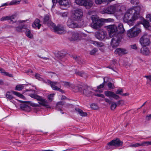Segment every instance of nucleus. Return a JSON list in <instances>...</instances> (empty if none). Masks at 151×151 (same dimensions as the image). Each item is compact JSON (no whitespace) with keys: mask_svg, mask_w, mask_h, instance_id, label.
Wrapping results in <instances>:
<instances>
[{"mask_svg":"<svg viewBox=\"0 0 151 151\" xmlns=\"http://www.w3.org/2000/svg\"><path fill=\"white\" fill-rule=\"evenodd\" d=\"M132 11L130 9L127 10L124 14L123 19L124 22L128 23L130 26L133 25L134 22L137 19V17L133 14Z\"/></svg>","mask_w":151,"mask_h":151,"instance_id":"obj_1","label":"nucleus"},{"mask_svg":"<svg viewBox=\"0 0 151 151\" xmlns=\"http://www.w3.org/2000/svg\"><path fill=\"white\" fill-rule=\"evenodd\" d=\"M44 22L45 23L50 24L52 26H53V29L54 32L57 33L61 34L65 32V31L64 29L63 26L60 25L58 26H55L54 24L51 23L49 17L48 15H46L44 18Z\"/></svg>","mask_w":151,"mask_h":151,"instance_id":"obj_2","label":"nucleus"},{"mask_svg":"<svg viewBox=\"0 0 151 151\" xmlns=\"http://www.w3.org/2000/svg\"><path fill=\"white\" fill-rule=\"evenodd\" d=\"M92 22L91 24V27L95 29L100 28L103 24V21L101 19H99L98 16L96 15H93L91 17Z\"/></svg>","mask_w":151,"mask_h":151,"instance_id":"obj_3","label":"nucleus"},{"mask_svg":"<svg viewBox=\"0 0 151 151\" xmlns=\"http://www.w3.org/2000/svg\"><path fill=\"white\" fill-rule=\"evenodd\" d=\"M83 16L82 11L81 9H77L72 11L71 18L74 20L76 21H79L80 23L82 24V21H83L82 18Z\"/></svg>","mask_w":151,"mask_h":151,"instance_id":"obj_4","label":"nucleus"},{"mask_svg":"<svg viewBox=\"0 0 151 151\" xmlns=\"http://www.w3.org/2000/svg\"><path fill=\"white\" fill-rule=\"evenodd\" d=\"M30 96L32 98H34L38 101L39 104L44 106L50 107L48 101L45 99L37 95L31 94H30Z\"/></svg>","mask_w":151,"mask_h":151,"instance_id":"obj_5","label":"nucleus"},{"mask_svg":"<svg viewBox=\"0 0 151 151\" xmlns=\"http://www.w3.org/2000/svg\"><path fill=\"white\" fill-rule=\"evenodd\" d=\"M73 19L71 17L68 19L67 24V26L69 27L72 28H75L78 27H82L84 24V22L83 21H82V24L76 23L73 20Z\"/></svg>","mask_w":151,"mask_h":151,"instance_id":"obj_6","label":"nucleus"},{"mask_svg":"<svg viewBox=\"0 0 151 151\" xmlns=\"http://www.w3.org/2000/svg\"><path fill=\"white\" fill-rule=\"evenodd\" d=\"M117 6L118 5L117 4L111 5L106 8L104 9L101 11V13L108 14H114L116 12V9L117 8Z\"/></svg>","mask_w":151,"mask_h":151,"instance_id":"obj_7","label":"nucleus"},{"mask_svg":"<svg viewBox=\"0 0 151 151\" xmlns=\"http://www.w3.org/2000/svg\"><path fill=\"white\" fill-rule=\"evenodd\" d=\"M141 32V30L140 29L135 27L127 31V35L130 38L134 37L137 36Z\"/></svg>","mask_w":151,"mask_h":151,"instance_id":"obj_8","label":"nucleus"},{"mask_svg":"<svg viewBox=\"0 0 151 151\" xmlns=\"http://www.w3.org/2000/svg\"><path fill=\"white\" fill-rule=\"evenodd\" d=\"M113 37L111 40V45L112 47L114 48L119 45L122 38V37L121 35L120 34H119L116 35Z\"/></svg>","mask_w":151,"mask_h":151,"instance_id":"obj_9","label":"nucleus"},{"mask_svg":"<svg viewBox=\"0 0 151 151\" xmlns=\"http://www.w3.org/2000/svg\"><path fill=\"white\" fill-rule=\"evenodd\" d=\"M123 142L121 141L119 139L117 138L116 139H113L107 143V146L106 147L107 149L110 148L111 146H116L117 147L122 146Z\"/></svg>","mask_w":151,"mask_h":151,"instance_id":"obj_10","label":"nucleus"},{"mask_svg":"<svg viewBox=\"0 0 151 151\" xmlns=\"http://www.w3.org/2000/svg\"><path fill=\"white\" fill-rule=\"evenodd\" d=\"M84 36V34L83 33L79 34L77 32H73L71 34L69 39L71 41H75L78 40H81Z\"/></svg>","mask_w":151,"mask_h":151,"instance_id":"obj_11","label":"nucleus"},{"mask_svg":"<svg viewBox=\"0 0 151 151\" xmlns=\"http://www.w3.org/2000/svg\"><path fill=\"white\" fill-rule=\"evenodd\" d=\"M12 94H14L18 97L23 99H25V97L22 94L19 93L14 91H12L10 92H7L6 94V98L9 99L11 100L13 98V97L12 96Z\"/></svg>","mask_w":151,"mask_h":151,"instance_id":"obj_12","label":"nucleus"},{"mask_svg":"<svg viewBox=\"0 0 151 151\" xmlns=\"http://www.w3.org/2000/svg\"><path fill=\"white\" fill-rule=\"evenodd\" d=\"M106 27L110 37H113L118 34L117 32V26L115 25L107 26Z\"/></svg>","mask_w":151,"mask_h":151,"instance_id":"obj_13","label":"nucleus"},{"mask_svg":"<svg viewBox=\"0 0 151 151\" xmlns=\"http://www.w3.org/2000/svg\"><path fill=\"white\" fill-rule=\"evenodd\" d=\"M44 82L45 83L50 84L53 90L59 91L61 92H63V90L60 89L61 86L59 83L52 82L49 80L44 81Z\"/></svg>","mask_w":151,"mask_h":151,"instance_id":"obj_14","label":"nucleus"},{"mask_svg":"<svg viewBox=\"0 0 151 151\" xmlns=\"http://www.w3.org/2000/svg\"><path fill=\"white\" fill-rule=\"evenodd\" d=\"M140 42L142 45L143 46L148 45L150 43L148 36L147 35H144L140 38Z\"/></svg>","mask_w":151,"mask_h":151,"instance_id":"obj_15","label":"nucleus"},{"mask_svg":"<svg viewBox=\"0 0 151 151\" xmlns=\"http://www.w3.org/2000/svg\"><path fill=\"white\" fill-rule=\"evenodd\" d=\"M106 32L103 30H100L95 33L96 37L100 40H103L106 37Z\"/></svg>","mask_w":151,"mask_h":151,"instance_id":"obj_16","label":"nucleus"},{"mask_svg":"<svg viewBox=\"0 0 151 151\" xmlns=\"http://www.w3.org/2000/svg\"><path fill=\"white\" fill-rule=\"evenodd\" d=\"M105 95L109 97H112L116 100H118L120 98L119 96L116 94L114 93L111 91H105L104 92Z\"/></svg>","mask_w":151,"mask_h":151,"instance_id":"obj_17","label":"nucleus"},{"mask_svg":"<svg viewBox=\"0 0 151 151\" xmlns=\"http://www.w3.org/2000/svg\"><path fill=\"white\" fill-rule=\"evenodd\" d=\"M142 8L141 6H136L133 9H130L131 11H133L132 12L135 16L137 17V19L139 17L140 12Z\"/></svg>","mask_w":151,"mask_h":151,"instance_id":"obj_18","label":"nucleus"},{"mask_svg":"<svg viewBox=\"0 0 151 151\" xmlns=\"http://www.w3.org/2000/svg\"><path fill=\"white\" fill-rule=\"evenodd\" d=\"M128 52L127 50L123 48H119L116 49L115 53L116 54L119 55H122L127 54Z\"/></svg>","mask_w":151,"mask_h":151,"instance_id":"obj_19","label":"nucleus"},{"mask_svg":"<svg viewBox=\"0 0 151 151\" xmlns=\"http://www.w3.org/2000/svg\"><path fill=\"white\" fill-rule=\"evenodd\" d=\"M117 34H120L123 33L125 32L123 24H119L118 25L117 27Z\"/></svg>","mask_w":151,"mask_h":151,"instance_id":"obj_20","label":"nucleus"},{"mask_svg":"<svg viewBox=\"0 0 151 151\" xmlns=\"http://www.w3.org/2000/svg\"><path fill=\"white\" fill-rule=\"evenodd\" d=\"M56 1L60 5L64 6H68L70 3L69 0H56Z\"/></svg>","mask_w":151,"mask_h":151,"instance_id":"obj_21","label":"nucleus"},{"mask_svg":"<svg viewBox=\"0 0 151 151\" xmlns=\"http://www.w3.org/2000/svg\"><path fill=\"white\" fill-rule=\"evenodd\" d=\"M140 52L142 54L145 55H148L150 54L149 50L145 46L141 48Z\"/></svg>","mask_w":151,"mask_h":151,"instance_id":"obj_22","label":"nucleus"},{"mask_svg":"<svg viewBox=\"0 0 151 151\" xmlns=\"http://www.w3.org/2000/svg\"><path fill=\"white\" fill-rule=\"evenodd\" d=\"M41 26L40 23V21L38 19H36L32 24V27L34 28L37 27L39 29Z\"/></svg>","mask_w":151,"mask_h":151,"instance_id":"obj_23","label":"nucleus"},{"mask_svg":"<svg viewBox=\"0 0 151 151\" xmlns=\"http://www.w3.org/2000/svg\"><path fill=\"white\" fill-rule=\"evenodd\" d=\"M86 8L89 9L93 5L92 0H86Z\"/></svg>","mask_w":151,"mask_h":151,"instance_id":"obj_24","label":"nucleus"},{"mask_svg":"<svg viewBox=\"0 0 151 151\" xmlns=\"http://www.w3.org/2000/svg\"><path fill=\"white\" fill-rule=\"evenodd\" d=\"M142 23L144 27L146 29H148V28L150 27V23L143 18V21L142 22Z\"/></svg>","mask_w":151,"mask_h":151,"instance_id":"obj_25","label":"nucleus"},{"mask_svg":"<svg viewBox=\"0 0 151 151\" xmlns=\"http://www.w3.org/2000/svg\"><path fill=\"white\" fill-rule=\"evenodd\" d=\"M90 42L91 43H93V44L98 47H101L104 46L103 44L100 42H98L93 41H90Z\"/></svg>","mask_w":151,"mask_h":151,"instance_id":"obj_26","label":"nucleus"},{"mask_svg":"<svg viewBox=\"0 0 151 151\" xmlns=\"http://www.w3.org/2000/svg\"><path fill=\"white\" fill-rule=\"evenodd\" d=\"M25 28L24 27V26L22 25L16 27H15V29L16 32H20L23 31V28Z\"/></svg>","mask_w":151,"mask_h":151,"instance_id":"obj_27","label":"nucleus"},{"mask_svg":"<svg viewBox=\"0 0 151 151\" xmlns=\"http://www.w3.org/2000/svg\"><path fill=\"white\" fill-rule=\"evenodd\" d=\"M146 145V143L145 142H142L141 143H137L131 145L132 147H136L139 146H144Z\"/></svg>","mask_w":151,"mask_h":151,"instance_id":"obj_28","label":"nucleus"},{"mask_svg":"<svg viewBox=\"0 0 151 151\" xmlns=\"http://www.w3.org/2000/svg\"><path fill=\"white\" fill-rule=\"evenodd\" d=\"M75 110L78 114L80 116H83L85 115L84 113L81 109L76 108L75 109Z\"/></svg>","mask_w":151,"mask_h":151,"instance_id":"obj_29","label":"nucleus"},{"mask_svg":"<svg viewBox=\"0 0 151 151\" xmlns=\"http://www.w3.org/2000/svg\"><path fill=\"white\" fill-rule=\"evenodd\" d=\"M114 0H95V2L96 4H101L103 2H110Z\"/></svg>","mask_w":151,"mask_h":151,"instance_id":"obj_30","label":"nucleus"},{"mask_svg":"<svg viewBox=\"0 0 151 151\" xmlns=\"http://www.w3.org/2000/svg\"><path fill=\"white\" fill-rule=\"evenodd\" d=\"M73 91L76 92H81V88L79 86H74L72 87Z\"/></svg>","mask_w":151,"mask_h":151,"instance_id":"obj_31","label":"nucleus"},{"mask_svg":"<svg viewBox=\"0 0 151 151\" xmlns=\"http://www.w3.org/2000/svg\"><path fill=\"white\" fill-rule=\"evenodd\" d=\"M2 75L4 76H8L10 77H12L13 76L12 74L9 73L8 72H6L4 69H3L1 72Z\"/></svg>","mask_w":151,"mask_h":151,"instance_id":"obj_32","label":"nucleus"},{"mask_svg":"<svg viewBox=\"0 0 151 151\" xmlns=\"http://www.w3.org/2000/svg\"><path fill=\"white\" fill-rule=\"evenodd\" d=\"M24 88V86L22 84H19L17 85L15 88V90L20 91L23 89Z\"/></svg>","mask_w":151,"mask_h":151,"instance_id":"obj_33","label":"nucleus"},{"mask_svg":"<svg viewBox=\"0 0 151 151\" xmlns=\"http://www.w3.org/2000/svg\"><path fill=\"white\" fill-rule=\"evenodd\" d=\"M26 35L27 37H28L32 38L33 37V35L31 33V31L29 30L28 29H27L26 31Z\"/></svg>","mask_w":151,"mask_h":151,"instance_id":"obj_34","label":"nucleus"},{"mask_svg":"<svg viewBox=\"0 0 151 151\" xmlns=\"http://www.w3.org/2000/svg\"><path fill=\"white\" fill-rule=\"evenodd\" d=\"M63 104V102L62 101L57 103L56 104V109L58 110H61L60 108L62 107Z\"/></svg>","mask_w":151,"mask_h":151,"instance_id":"obj_35","label":"nucleus"},{"mask_svg":"<svg viewBox=\"0 0 151 151\" xmlns=\"http://www.w3.org/2000/svg\"><path fill=\"white\" fill-rule=\"evenodd\" d=\"M75 2L78 5H83L85 3V0H75Z\"/></svg>","mask_w":151,"mask_h":151,"instance_id":"obj_36","label":"nucleus"},{"mask_svg":"<svg viewBox=\"0 0 151 151\" xmlns=\"http://www.w3.org/2000/svg\"><path fill=\"white\" fill-rule=\"evenodd\" d=\"M116 103L118 106H122L125 105V101L124 100L121 99L118 101Z\"/></svg>","mask_w":151,"mask_h":151,"instance_id":"obj_37","label":"nucleus"},{"mask_svg":"<svg viewBox=\"0 0 151 151\" xmlns=\"http://www.w3.org/2000/svg\"><path fill=\"white\" fill-rule=\"evenodd\" d=\"M55 95V94L54 93H52L48 95L47 97V99L48 101L50 102H51L52 101L53 99V97Z\"/></svg>","mask_w":151,"mask_h":151,"instance_id":"obj_38","label":"nucleus"},{"mask_svg":"<svg viewBox=\"0 0 151 151\" xmlns=\"http://www.w3.org/2000/svg\"><path fill=\"white\" fill-rule=\"evenodd\" d=\"M105 77H104L103 78V79H104L103 83L102 84H100V85L98 86L97 87V89H101V88H102L104 87V85H105V83H106V82H107V81H105Z\"/></svg>","mask_w":151,"mask_h":151,"instance_id":"obj_39","label":"nucleus"},{"mask_svg":"<svg viewBox=\"0 0 151 151\" xmlns=\"http://www.w3.org/2000/svg\"><path fill=\"white\" fill-rule=\"evenodd\" d=\"M20 1L18 0H13L9 4V5H14L19 4Z\"/></svg>","mask_w":151,"mask_h":151,"instance_id":"obj_40","label":"nucleus"},{"mask_svg":"<svg viewBox=\"0 0 151 151\" xmlns=\"http://www.w3.org/2000/svg\"><path fill=\"white\" fill-rule=\"evenodd\" d=\"M111 105L110 106L111 109L112 110H114L117 106L116 103V102H111Z\"/></svg>","mask_w":151,"mask_h":151,"instance_id":"obj_41","label":"nucleus"},{"mask_svg":"<svg viewBox=\"0 0 151 151\" xmlns=\"http://www.w3.org/2000/svg\"><path fill=\"white\" fill-rule=\"evenodd\" d=\"M9 20H10L13 23L16 22V20L15 19L16 17V15H14L11 16H9Z\"/></svg>","mask_w":151,"mask_h":151,"instance_id":"obj_42","label":"nucleus"},{"mask_svg":"<svg viewBox=\"0 0 151 151\" xmlns=\"http://www.w3.org/2000/svg\"><path fill=\"white\" fill-rule=\"evenodd\" d=\"M91 107L94 110H97L99 109V107L96 104H91Z\"/></svg>","mask_w":151,"mask_h":151,"instance_id":"obj_43","label":"nucleus"},{"mask_svg":"<svg viewBox=\"0 0 151 151\" xmlns=\"http://www.w3.org/2000/svg\"><path fill=\"white\" fill-rule=\"evenodd\" d=\"M130 2L132 4L134 5H138L139 3V0H131Z\"/></svg>","mask_w":151,"mask_h":151,"instance_id":"obj_44","label":"nucleus"},{"mask_svg":"<svg viewBox=\"0 0 151 151\" xmlns=\"http://www.w3.org/2000/svg\"><path fill=\"white\" fill-rule=\"evenodd\" d=\"M9 16L3 17L0 19V20L1 21H3L5 20H9Z\"/></svg>","mask_w":151,"mask_h":151,"instance_id":"obj_45","label":"nucleus"},{"mask_svg":"<svg viewBox=\"0 0 151 151\" xmlns=\"http://www.w3.org/2000/svg\"><path fill=\"white\" fill-rule=\"evenodd\" d=\"M107 86L109 88L114 89L115 87L114 84L110 82L108 83Z\"/></svg>","mask_w":151,"mask_h":151,"instance_id":"obj_46","label":"nucleus"},{"mask_svg":"<svg viewBox=\"0 0 151 151\" xmlns=\"http://www.w3.org/2000/svg\"><path fill=\"white\" fill-rule=\"evenodd\" d=\"M21 108H23L24 110H25L27 109H30V107L26 104H22L21 106Z\"/></svg>","mask_w":151,"mask_h":151,"instance_id":"obj_47","label":"nucleus"},{"mask_svg":"<svg viewBox=\"0 0 151 151\" xmlns=\"http://www.w3.org/2000/svg\"><path fill=\"white\" fill-rule=\"evenodd\" d=\"M98 51V50L96 48H94L90 52V54L91 55H94Z\"/></svg>","mask_w":151,"mask_h":151,"instance_id":"obj_48","label":"nucleus"},{"mask_svg":"<svg viewBox=\"0 0 151 151\" xmlns=\"http://www.w3.org/2000/svg\"><path fill=\"white\" fill-rule=\"evenodd\" d=\"M36 78L39 80L43 81V79L41 77V76L39 74H36L35 75Z\"/></svg>","mask_w":151,"mask_h":151,"instance_id":"obj_49","label":"nucleus"},{"mask_svg":"<svg viewBox=\"0 0 151 151\" xmlns=\"http://www.w3.org/2000/svg\"><path fill=\"white\" fill-rule=\"evenodd\" d=\"M123 92V91L122 89H118L116 91V92L115 94H120L121 93Z\"/></svg>","mask_w":151,"mask_h":151,"instance_id":"obj_50","label":"nucleus"},{"mask_svg":"<svg viewBox=\"0 0 151 151\" xmlns=\"http://www.w3.org/2000/svg\"><path fill=\"white\" fill-rule=\"evenodd\" d=\"M94 95L96 96L101 97L102 98H104V95L101 94L96 93L94 94Z\"/></svg>","mask_w":151,"mask_h":151,"instance_id":"obj_51","label":"nucleus"},{"mask_svg":"<svg viewBox=\"0 0 151 151\" xmlns=\"http://www.w3.org/2000/svg\"><path fill=\"white\" fill-rule=\"evenodd\" d=\"M145 119L147 121H149L151 119V114L146 116Z\"/></svg>","mask_w":151,"mask_h":151,"instance_id":"obj_52","label":"nucleus"},{"mask_svg":"<svg viewBox=\"0 0 151 151\" xmlns=\"http://www.w3.org/2000/svg\"><path fill=\"white\" fill-rule=\"evenodd\" d=\"M86 91H88V93H90L91 92V88L90 87H88V86H86Z\"/></svg>","mask_w":151,"mask_h":151,"instance_id":"obj_53","label":"nucleus"},{"mask_svg":"<svg viewBox=\"0 0 151 151\" xmlns=\"http://www.w3.org/2000/svg\"><path fill=\"white\" fill-rule=\"evenodd\" d=\"M104 101L107 103L110 104L112 102L109 99L107 98H105L104 99Z\"/></svg>","mask_w":151,"mask_h":151,"instance_id":"obj_54","label":"nucleus"},{"mask_svg":"<svg viewBox=\"0 0 151 151\" xmlns=\"http://www.w3.org/2000/svg\"><path fill=\"white\" fill-rule=\"evenodd\" d=\"M144 77L150 80L151 81V75L148 76H144Z\"/></svg>","mask_w":151,"mask_h":151,"instance_id":"obj_55","label":"nucleus"},{"mask_svg":"<svg viewBox=\"0 0 151 151\" xmlns=\"http://www.w3.org/2000/svg\"><path fill=\"white\" fill-rule=\"evenodd\" d=\"M65 85L68 87H70L73 86L68 82H65Z\"/></svg>","mask_w":151,"mask_h":151,"instance_id":"obj_56","label":"nucleus"},{"mask_svg":"<svg viewBox=\"0 0 151 151\" xmlns=\"http://www.w3.org/2000/svg\"><path fill=\"white\" fill-rule=\"evenodd\" d=\"M90 140L87 138H86V145H88L91 143Z\"/></svg>","mask_w":151,"mask_h":151,"instance_id":"obj_57","label":"nucleus"},{"mask_svg":"<svg viewBox=\"0 0 151 151\" xmlns=\"http://www.w3.org/2000/svg\"><path fill=\"white\" fill-rule=\"evenodd\" d=\"M131 47L132 49H136L137 48L136 45L135 44L132 45L131 46Z\"/></svg>","mask_w":151,"mask_h":151,"instance_id":"obj_58","label":"nucleus"},{"mask_svg":"<svg viewBox=\"0 0 151 151\" xmlns=\"http://www.w3.org/2000/svg\"><path fill=\"white\" fill-rule=\"evenodd\" d=\"M77 74L78 75H79L80 76H83V75H84V73H82L81 72H77Z\"/></svg>","mask_w":151,"mask_h":151,"instance_id":"obj_59","label":"nucleus"},{"mask_svg":"<svg viewBox=\"0 0 151 151\" xmlns=\"http://www.w3.org/2000/svg\"><path fill=\"white\" fill-rule=\"evenodd\" d=\"M146 145H151V141H146Z\"/></svg>","mask_w":151,"mask_h":151,"instance_id":"obj_60","label":"nucleus"},{"mask_svg":"<svg viewBox=\"0 0 151 151\" xmlns=\"http://www.w3.org/2000/svg\"><path fill=\"white\" fill-rule=\"evenodd\" d=\"M122 95L123 96H126L129 95V93H125L122 94Z\"/></svg>","mask_w":151,"mask_h":151,"instance_id":"obj_61","label":"nucleus"},{"mask_svg":"<svg viewBox=\"0 0 151 151\" xmlns=\"http://www.w3.org/2000/svg\"><path fill=\"white\" fill-rule=\"evenodd\" d=\"M146 18L149 19V21L151 19V15L150 14H148L146 16Z\"/></svg>","mask_w":151,"mask_h":151,"instance_id":"obj_62","label":"nucleus"},{"mask_svg":"<svg viewBox=\"0 0 151 151\" xmlns=\"http://www.w3.org/2000/svg\"><path fill=\"white\" fill-rule=\"evenodd\" d=\"M139 60L140 61V63H145V61L141 58H139Z\"/></svg>","mask_w":151,"mask_h":151,"instance_id":"obj_63","label":"nucleus"},{"mask_svg":"<svg viewBox=\"0 0 151 151\" xmlns=\"http://www.w3.org/2000/svg\"><path fill=\"white\" fill-rule=\"evenodd\" d=\"M52 2L53 3V6L55 5L56 4V1L55 0H52Z\"/></svg>","mask_w":151,"mask_h":151,"instance_id":"obj_64","label":"nucleus"}]
</instances>
